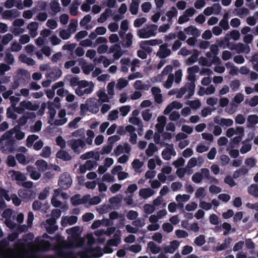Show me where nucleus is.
<instances>
[{"instance_id":"nucleus-36","label":"nucleus","mask_w":258,"mask_h":258,"mask_svg":"<svg viewBox=\"0 0 258 258\" xmlns=\"http://www.w3.org/2000/svg\"><path fill=\"white\" fill-rule=\"evenodd\" d=\"M133 35L129 32L127 33L124 37L123 45L125 47H130L132 45Z\"/></svg>"},{"instance_id":"nucleus-53","label":"nucleus","mask_w":258,"mask_h":258,"mask_svg":"<svg viewBox=\"0 0 258 258\" xmlns=\"http://www.w3.org/2000/svg\"><path fill=\"white\" fill-rule=\"evenodd\" d=\"M71 33L68 30H61L59 31V35L61 38L63 40H67L70 38L71 36Z\"/></svg>"},{"instance_id":"nucleus-7","label":"nucleus","mask_w":258,"mask_h":258,"mask_svg":"<svg viewBox=\"0 0 258 258\" xmlns=\"http://www.w3.org/2000/svg\"><path fill=\"white\" fill-rule=\"evenodd\" d=\"M38 107L37 105L33 104L30 101H23L20 103L18 107L15 108V111L19 114H22L25 109L36 110Z\"/></svg>"},{"instance_id":"nucleus-63","label":"nucleus","mask_w":258,"mask_h":258,"mask_svg":"<svg viewBox=\"0 0 258 258\" xmlns=\"http://www.w3.org/2000/svg\"><path fill=\"white\" fill-rule=\"evenodd\" d=\"M203 174L200 172H196L192 176V181L195 183H199L202 181Z\"/></svg>"},{"instance_id":"nucleus-18","label":"nucleus","mask_w":258,"mask_h":258,"mask_svg":"<svg viewBox=\"0 0 258 258\" xmlns=\"http://www.w3.org/2000/svg\"><path fill=\"white\" fill-rule=\"evenodd\" d=\"M38 27V23L36 22H32L27 25V29L32 37H35L37 35Z\"/></svg>"},{"instance_id":"nucleus-64","label":"nucleus","mask_w":258,"mask_h":258,"mask_svg":"<svg viewBox=\"0 0 258 258\" xmlns=\"http://www.w3.org/2000/svg\"><path fill=\"white\" fill-rule=\"evenodd\" d=\"M50 7L54 13H57L60 11L59 4L57 2H52L50 3Z\"/></svg>"},{"instance_id":"nucleus-44","label":"nucleus","mask_w":258,"mask_h":258,"mask_svg":"<svg viewBox=\"0 0 258 258\" xmlns=\"http://www.w3.org/2000/svg\"><path fill=\"white\" fill-rule=\"evenodd\" d=\"M115 85V82L114 81H112L109 83L107 86V94L111 98H112L114 94V88Z\"/></svg>"},{"instance_id":"nucleus-32","label":"nucleus","mask_w":258,"mask_h":258,"mask_svg":"<svg viewBox=\"0 0 258 258\" xmlns=\"http://www.w3.org/2000/svg\"><path fill=\"white\" fill-rule=\"evenodd\" d=\"M250 48L248 45H245L241 43L237 44L236 51L240 53H248L250 52Z\"/></svg>"},{"instance_id":"nucleus-3","label":"nucleus","mask_w":258,"mask_h":258,"mask_svg":"<svg viewBox=\"0 0 258 258\" xmlns=\"http://www.w3.org/2000/svg\"><path fill=\"white\" fill-rule=\"evenodd\" d=\"M158 26L155 24L147 25L143 28L140 29L137 34L141 38H147L155 36L157 34Z\"/></svg>"},{"instance_id":"nucleus-12","label":"nucleus","mask_w":258,"mask_h":258,"mask_svg":"<svg viewBox=\"0 0 258 258\" xmlns=\"http://www.w3.org/2000/svg\"><path fill=\"white\" fill-rule=\"evenodd\" d=\"M162 42L163 41L161 39H152L150 40L142 41L140 44V46L142 49H145V50H148L149 49L148 48L149 46H155L159 45L162 43Z\"/></svg>"},{"instance_id":"nucleus-30","label":"nucleus","mask_w":258,"mask_h":258,"mask_svg":"<svg viewBox=\"0 0 258 258\" xmlns=\"http://www.w3.org/2000/svg\"><path fill=\"white\" fill-rule=\"evenodd\" d=\"M247 192L249 195L254 197L255 198H258V186L256 184H252L247 187Z\"/></svg>"},{"instance_id":"nucleus-38","label":"nucleus","mask_w":258,"mask_h":258,"mask_svg":"<svg viewBox=\"0 0 258 258\" xmlns=\"http://www.w3.org/2000/svg\"><path fill=\"white\" fill-rule=\"evenodd\" d=\"M258 123V116L250 115L247 117V126L251 127Z\"/></svg>"},{"instance_id":"nucleus-29","label":"nucleus","mask_w":258,"mask_h":258,"mask_svg":"<svg viewBox=\"0 0 258 258\" xmlns=\"http://www.w3.org/2000/svg\"><path fill=\"white\" fill-rule=\"evenodd\" d=\"M221 226L222 228L225 230L224 233H223V235L224 236H226L230 233L235 232V229L234 228H232L230 224L226 222H224Z\"/></svg>"},{"instance_id":"nucleus-59","label":"nucleus","mask_w":258,"mask_h":258,"mask_svg":"<svg viewBox=\"0 0 258 258\" xmlns=\"http://www.w3.org/2000/svg\"><path fill=\"white\" fill-rule=\"evenodd\" d=\"M199 56L198 51H195L194 53L190 56L186 61V63L188 65L191 64L198 60Z\"/></svg>"},{"instance_id":"nucleus-27","label":"nucleus","mask_w":258,"mask_h":258,"mask_svg":"<svg viewBox=\"0 0 258 258\" xmlns=\"http://www.w3.org/2000/svg\"><path fill=\"white\" fill-rule=\"evenodd\" d=\"M152 92L154 96L155 101L158 103H161L162 101L161 90L157 87H153L152 88Z\"/></svg>"},{"instance_id":"nucleus-19","label":"nucleus","mask_w":258,"mask_h":258,"mask_svg":"<svg viewBox=\"0 0 258 258\" xmlns=\"http://www.w3.org/2000/svg\"><path fill=\"white\" fill-rule=\"evenodd\" d=\"M157 123L155 127L159 133L163 132L166 122V118L164 116H160L157 118Z\"/></svg>"},{"instance_id":"nucleus-15","label":"nucleus","mask_w":258,"mask_h":258,"mask_svg":"<svg viewBox=\"0 0 258 258\" xmlns=\"http://www.w3.org/2000/svg\"><path fill=\"white\" fill-rule=\"evenodd\" d=\"M96 95L98 97L99 102H108L109 100L112 98L110 96L106 94L104 89H100L96 92Z\"/></svg>"},{"instance_id":"nucleus-9","label":"nucleus","mask_w":258,"mask_h":258,"mask_svg":"<svg viewBox=\"0 0 258 258\" xmlns=\"http://www.w3.org/2000/svg\"><path fill=\"white\" fill-rule=\"evenodd\" d=\"M61 71L57 68H53L48 70L46 77L51 81L58 79L61 75Z\"/></svg>"},{"instance_id":"nucleus-10","label":"nucleus","mask_w":258,"mask_h":258,"mask_svg":"<svg viewBox=\"0 0 258 258\" xmlns=\"http://www.w3.org/2000/svg\"><path fill=\"white\" fill-rule=\"evenodd\" d=\"M182 104L177 101H173L169 104L164 111L165 115L169 114L170 112L179 110L182 107Z\"/></svg>"},{"instance_id":"nucleus-42","label":"nucleus","mask_w":258,"mask_h":258,"mask_svg":"<svg viewBox=\"0 0 258 258\" xmlns=\"http://www.w3.org/2000/svg\"><path fill=\"white\" fill-rule=\"evenodd\" d=\"M128 121L131 123L137 125L140 128L141 131H142L143 124L142 121L139 118L136 116H133L129 118Z\"/></svg>"},{"instance_id":"nucleus-28","label":"nucleus","mask_w":258,"mask_h":258,"mask_svg":"<svg viewBox=\"0 0 258 258\" xmlns=\"http://www.w3.org/2000/svg\"><path fill=\"white\" fill-rule=\"evenodd\" d=\"M94 98H90L86 101L85 104H82L80 106L81 114L85 115L87 111H89V104L91 103L94 102Z\"/></svg>"},{"instance_id":"nucleus-57","label":"nucleus","mask_w":258,"mask_h":258,"mask_svg":"<svg viewBox=\"0 0 258 258\" xmlns=\"http://www.w3.org/2000/svg\"><path fill=\"white\" fill-rule=\"evenodd\" d=\"M48 114L49 115V122L51 123L53 121L55 117L56 116V111L53 108V107L51 105H49L48 106Z\"/></svg>"},{"instance_id":"nucleus-40","label":"nucleus","mask_w":258,"mask_h":258,"mask_svg":"<svg viewBox=\"0 0 258 258\" xmlns=\"http://www.w3.org/2000/svg\"><path fill=\"white\" fill-rule=\"evenodd\" d=\"M143 166V162H141L140 160L138 159H134L132 162L133 168L136 173L140 172V169Z\"/></svg>"},{"instance_id":"nucleus-60","label":"nucleus","mask_w":258,"mask_h":258,"mask_svg":"<svg viewBox=\"0 0 258 258\" xmlns=\"http://www.w3.org/2000/svg\"><path fill=\"white\" fill-rule=\"evenodd\" d=\"M119 112L117 110H112L108 114V120L114 121L118 118Z\"/></svg>"},{"instance_id":"nucleus-8","label":"nucleus","mask_w":258,"mask_h":258,"mask_svg":"<svg viewBox=\"0 0 258 258\" xmlns=\"http://www.w3.org/2000/svg\"><path fill=\"white\" fill-rule=\"evenodd\" d=\"M68 121L66 117V111L64 109H60L57 115L54 118V119L51 124L55 125L60 126L64 124Z\"/></svg>"},{"instance_id":"nucleus-43","label":"nucleus","mask_w":258,"mask_h":258,"mask_svg":"<svg viewBox=\"0 0 258 258\" xmlns=\"http://www.w3.org/2000/svg\"><path fill=\"white\" fill-rule=\"evenodd\" d=\"M19 59L23 62H25L28 65H34L35 64V61L32 58L28 57L26 56L25 54H21L19 56Z\"/></svg>"},{"instance_id":"nucleus-61","label":"nucleus","mask_w":258,"mask_h":258,"mask_svg":"<svg viewBox=\"0 0 258 258\" xmlns=\"http://www.w3.org/2000/svg\"><path fill=\"white\" fill-rule=\"evenodd\" d=\"M71 203L74 206H78L79 205L83 204L85 203L82 200L78 198V195H76L71 198Z\"/></svg>"},{"instance_id":"nucleus-4","label":"nucleus","mask_w":258,"mask_h":258,"mask_svg":"<svg viewBox=\"0 0 258 258\" xmlns=\"http://www.w3.org/2000/svg\"><path fill=\"white\" fill-rule=\"evenodd\" d=\"M195 88V85L192 83L186 84L184 87L177 90L176 98H181L184 95H185V97L186 99L189 98L194 95Z\"/></svg>"},{"instance_id":"nucleus-33","label":"nucleus","mask_w":258,"mask_h":258,"mask_svg":"<svg viewBox=\"0 0 258 258\" xmlns=\"http://www.w3.org/2000/svg\"><path fill=\"white\" fill-rule=\"evenodd\" d=\"M128 84V81L125 78H121L117 80L116 87L119 90L126 87Z\"/></svg>"},{"instance_id":"nucleus-17","label":"nucleus","mask_w":258,"mask_h":258,"mask_svg":"<svg viewBox=\"0 0 258 258\" xmlns=\"http://www.w3.org/2000/svg\"><path fill=\"white\" fill-rule=\"evenodd\" d=\"M5 148L6 149H8L9 153H14L15 152H20L21 153H26L27 149L25 147H14V146H1L0 147V150L2 151L5 150Z\"/></svg>"},{"instance_id":"nucleus-20","label":"nucleus","mask_w":258,"mask_h":258,"mask_svg":"<svg viewBox=\"0 0 258 258\" xmlns=\"http://www.w3.org/2000/svg\"><path fill=\"white\" fill-rule=\"evenodd\" d=\"M186 35H191L192 37H197L201 34L200 31L194 26H190L184 29Z\"/></svg>"},{"instance_id":"nucleus-39","label":"nucleus","mask_w":258,"mask_h":258,"mask_svg":"<svg viewBox=\"0 0 258 258\" xmlns=\"http://www.w3.org/2000/svg\"><path fill=\"white\" fill-rule=\"evenodd\" d=\"M36 166L39 168V170L44 171L48 168V165L47 162L43 160H38L36 161L35 163Z\"/></svg>"},{"instance_id":"nucleus-1","label":"nucleus","mask_w":258,"mask_h":258,"mask_svg":"<svg viewBox=\"0 0 258 258\" xmlns=\"http://www.w3.org/2000/svg\"><path fill=\"white\" fill-rule=\"evenodd\" d=\"M25 136L24 134L19 131V127L16 126L8 132H6L0 138V144L10 145L14 143L15 139L22 140Z\"/></svg>"},{"instance_id":"nucleus-6","label":"nucleus","mask_w":258,"mask_h":258,"mask_svg":"<svg viewBox=\"0 0 258 258\" xmlns=\"http://www.w3.org/2000/svg\"><path fill=\"white\" fill-rule=\"evenodd\" d=\"M96 250L97 249H86L83 251H79L77 253L71 251L64 253V256L67 258H77V255L80 258H91L89 253Z\"/></svg>"},{"instance_id":"nucleus-51","label":"nucleus","mask_w":258,"mask_h":258,"mask_svg":"<svg viewBox=\"0 0 258 258\" xmlns=\"http://www.w3.org/2000/svg\"><path fill=\"white\" fill-rule=\"evenodd\" d=\"M190 199L189 195L187 194H178L175 197V200L177 202H186Z\"/></svg>"},{"instance_id":"nucleus-16","label":"nucleus","mask_w":258,"mask_h":258,"mask_svg":"<svg viewBox=\"0 0 258 258\" xmlns=\"http://www.w3.org/2000/svg\"><path fill=\"white\" fill-rule=\"evenodd\" d=\"M172 71V67L170 66H167L163 70L161 74L159 75L157 77L154 78L153 82H162L165 76L169 74Z\"/></svg>"},{"instance_id":"nucleus-46","label":"nucleus","mask_w":258,"mask_h":258,"mask_svg":"<svg viewBox=\"0 0 258 258\" xmlns=\"http://www.w3.org/2000/svg\"><path fill=\"white\" fill-rule=\"evenodd\" d=\"M18 195L20 197L27 200L30 198L31 196V192L30 190L20 189L18 191Z\"/></svg>"},{"instance_id":"nucleus-5","label":"nucleus","mask_w":258,"mask_h":258,"mask_svg":"<svg viewBox=\"0 0 258 258\" xmlns=\"http://www.w3.org/2000/svg\"><path fill=\"white\" fill-rule=\"evenodd\" d=\"M72 180L68 172H64L59 177L58 185L60 188L67 190L71 186Z\"/></svg>"},{"instance_id":"nucleus-22","label":"nucleus","mask_w":258,"mask_h":258,"mask_svg":"<svg viewBox=\"0 0 258 258\" xmlns=\"http://www.w3.org/2000/svg\"><path fill=\"white\" fill-rule=\"evenodd\" d=\"M154 194V190L150 188H144L140 190L139 195L144 199L151 197Z\"/></svg>"},{"instance_id":"nucleus-24","label":"nucleus","mask_w":258,"mask_h":258,"mask_svg":"<svg viewBox=\"0 0 258 258\" xmlns=\"http://www.w3.org/2000/svg\"><path fill=\"white\" fill-rule=\"evenodd\" d=\"M240 33L237 30H232L229 33H227L225 36L224 40L225 41H229L230 40L229 36L233 40L237 41L240 38Z\"/></svg>"},{"instance_id":"nucleus-26","label":"nucleus","mask_w":258,"mask_h":258,"mask_svg":"<svg viewBox=\"0 0 258 258\" xmlns=\"http://www.w3.org/2000/svg\"><path fill=\"white\" fill-rule=\"evenodd\" d=\"M27 141L28 145H31L35 141L36 142L34 145H43V143L41 141L38 140V137L35 135L29 136L27 138Z\"/></svg>"},{"instance_id":"nucleus-56","label":"nucleus","mask_w":258,"mask_h":258,"mask_svg":"<svg viewBox=\"0 0 258 258\" xmlns=\"http://www.w3.org/2000/svg\"><path fill=\"white\" fill-rule=\"evenodd\" d=\"M46 25L50 29L54 30L57 28L58 24L56 20L50 19L46 22Z\"/></svg>"},{"instance_id":"nucleus-62","label":"nucleus","mask_w":258,"mask_h":258,"mask_svg":"<svg viewBox=\"0 0 258 258\" xmlns=\"http://www.w3.org/2000/svg\"><path fill=\"white\" fill-rule=\"evenodd\" d=\"M15 157H16L17 160L18 161L19 163L22 165H25L28 163L25 156L21 153H17L15 155Z\"/></svg>"},{"instance_id":"nucleus-48","label":"nucleus","mask_w":258,"mask_h":258,"mask_svg":"<svg viewBox=\"0 0 258 258\" xmlns=\"http://www.w3.org/2000/svg\"><path fill=\"white\" fill-rule=\"evenodd\" d=\"M94 67L92 64H88L87 63H84L82 66V69L83 72L86 74L88 75L93 70Z\"/></svg>"},{"instance_id":"nucleus-34","label":"nucleus","mask_w":258,"mask_h":258,"mask_svg":"<svg viewBox=\"0 0 258 258\" xmlns=\"http://www.w3.org/2000/svg\"><path fill=\"white\" fill-rule=\"evenodd\" d=\"M148 247L149 248L151 253L153 254L158 253L160 251V247L153 241H150L148 243Z\"/></svg>"},{"instance_id":"nucleus-21","label":"nucleus","mask_w":258,"mask_h":258,"mask_svg":"<svg viewBox=\"0 0 258 258\" xmlns=\"http://www.w3.org/2000/svg\"><path fill=\"white\" fill-rule=\"evenodd\" d=\"M236 132L238 136L233 139V142L235 144H238L242 140L244 134V128L242 126H238L236 127Z\"/></svg>"},{"instance_id":"nucleus-50","label":"nucleus","mask_w":258,"mask_h":258,"mask_svg":"<svg viewBox=\"0 0 258 258\" xmlns=\"http://www.w3.org/2000/svg\"><path fill=\"white\" fill-rule=\"evenodd\" d=\"M186 104L189 105L191 108L194 109H197L201 106V102L198 99L193 101H188Z\"/></svg>"},{"instance_id":"nucleus-58","label":"nucleus","mask_w":258,"mask_h":258,"mask_svg":"<svg viewBox=\"0 0 258 258\" xmlns=\"http://www.w3.org/2000/svg\"><path fill=\"white\" fill-rule=\"evenodd\" d=\"M85 135V131L84 128H80L72 133V137L83 138Z\"/></svg>"},{"instance_id":"nucleus-55","label":"nucleus","mask_w":258,"mask_h":258,"mask_svg":"<svg viewBox=\"0 0 258 258\" xmlns=\"http://www.w3.org/2000/svg\"><path fill=\"white\" fill-rule=\"evenodd\" d=\"M0 197L4 198L8 202L11 200V197L9 195V190L4 188H0Z\"/></svg>"},{"instance_id":"nucleus-23","label":"nucleus","mask_w":258,"mask_h":258,"mask_svg":"<svg viewBox=\"0 0 258 258\" xmlns=\"http://www.w3.org/2000/svg\"><path fill=\"white\" fill-rule=\"evenodd\" d=\"M170 51L165 45L160 46L159 50L157 52V55L161 58H165L169 55Z\"/></svg>"},{"instance_id":"nucleus-25","label":"nucleus","mask_w":258,"mask_h":258,"mask_svg":"<svg viewBox=\"0 0 258 258\" xmlns=\"http://www.w3.org/2000/svg\"><path fill=\"white\" fill-rule=\"evenodd\" d=\"M56 157L63 161H70L72 159L71 156L66 151H58L56 154Z\"/></svg>"},{"instance_id":"nucleus-2","label":"nucleus","mask_w":258,"mask_h":258,"mask_svg":"<svg viewBox=\"0 0 258 258\" xmlns=\"http://www.w3.org/2000/svg\"><path fill=\"white\" fill-rule=\"evenodd\" d=\"M95 85L92 81H81L79 86L76 89V93L80 96L91 94L94 91Z\"/></svg>"},{"instance_id":"nucleus-35","label":"nucleus","mask_w":258,"mask_h":258,"mask_svg":"<svg viewBox=\"0 0 258 258\" xmlns=\"http://www.w3.org/2000/svg\"><path fill=\"white\" fill-rule=\"evenodd\" d=\"M248 172V169L244 167H242L240 169L235 171L233 174V178L237 179L242 175H244Z\"/></svg>"},{"instance_id":"nucleus-49","label":"nucleus","mask_w":258,"mask_h":258,"mask_svg":"<svg viewBox=\"0 0 258 258\" xmlns=\"http://www.w3.org/2000/svg\"><path fill=\"white\" fill-rule=\"evenodd\" d=\"M206 242L205 236L203 235H200L196 237L195 239V243L198 246H202Z\"/></svg>"},{"instance_id":"nucleus-47","label":"nucleus","mask_w":258,"mask_h":258,"mask_svg":"<svg viewBox=\"0 0 258 258\" xmlns=\"http://www.w3.org/2000/svg\"><path fill=\"white\" fill-rule=\"evenodd\" d=\"M233 147H235V146H229L227 148V151H229V154L230 156L236 158L238 157V155H239V152H238L237 149H233Z\"/></svg>"},{"instance_id":"nucleus-52","label":"nucleus","mask_w":258,"mask_h":258,"mask_svg":"<svg viewBox=\"0 0 258 258\" xmlns=\"http://www.w3.org/2000/svg\"><path fill=\"white\" fill-rule=\"evenodd\" d=\"M177 15V11L175 7H172L170 11L167 12L166 16L168 17V21H169L174 17Z\"/></svg>"},{"instance_id":"nucleus-45","label":"nucleus","mask_w":258,"mask_h":258,"mask_svg":"<svg viewBox=\"0 0 258 258\" xmlns=\"http://www.w3.org/2000/svg\"><path fill=\"white\" fill-rule=\"evenodd\" d=\"M113 239H109L107 243L109 245H112L114 246H116L118 245L119 243V241L120 240V238L119 237V235L117 234H114L113 235Z\"/></svg>"},{"instance_id":"nucleus-13","label":"nucleus","mask_w":258,"mask_h":258,"mask_svg":"<svg viewBox=\"0 0 258 258\" xmlns=\"http://www.w3.org/2000/svg\"><path fill=\"white\" fill-rule=\"evenodd\" d=\"M214 122L221 125V126H230L233 124V121L230 118H221L219 116H216L214 119Z\"/></svg>"},{"instance_id":"nucleus-14","label":"nucleus","mask_w":258,"mask_h":258,"mask_svg":"<svg viewBox=\"0 0 258 258\" xmlns=\"http://www.w3.org/2000/svg\"><path fill=\"white\" fill-rule=\"evenodd\" d=\"M176 152L173 146H168L162 151V156L163 159L169 160L172 156H175Z\"/></svg>"},{"instance_id":"nucleus-31","label":"nucleus","mask_w":258,"mask_h":258,"mask_svg":"<svg viewBox=\"0 0 258 258\" xmlns=\"http://www.w3.org/2000/svg\"><path fill=\"white\" fill-rule=\"evenodd\" d=\"M140 0H132L130 7V11L133 15H136L138 12L139 5Z\"/></svg>"},{"instance_id":"nucleus-11","label":"nucleus","mask_w":258,"mask_h":258,"mask_svg":"<svg viewBox=\"0 0 258 258\" xmlns=\"http://www.w3.org/2000/svg\"><path fill=\"white\" fill-rule=\"evenodd\" d=\"M9 174L13 181H24L27 179V177L25 174L19 171L10 170Z\"/></svg>"},{"instance_id":"nucleus-54","label":"nucleus","mask_w":258,"mask_h":258,"mask_svg":"<svg viewBox=\"0 0 258 258\" xmlns=\"http://www.w3.org/2000/svg\"><path fill=\"white\" fill-rule=\"evenodd\" d=\"M122 200V197L120 195H116L109 199V202L111 204H118Z\"/></svg>"},{"instance_id":"nucleus-37","label":"nucleus","mask_w":258,"mask_h":258,"mask_svg":"<svg viewBox=\"0 0 258 258\" xmlns=\"http://www.w3.org/2000/svg\"><path fill=\"white\" fill-rule=\"evenodd\" d=\"M134 87L135 89L138 90H148L150 87V85L143 84L141 80H137L134 83Z\"/></svg>"},{"instance_id":"nucleus-41","label":"nucleus","mask_w":258,"mask_h":258,"mask_svg":"<svg viewBox=\"0 0 258 258\" xmlns=\"http://www.w3.org/2000/svg\"><path fill=\"white\" fill-rule=\"evenodd\" d=\"M112 11L109 9L105 10L98 19V22L100 23L104 22L107 19L108 17L111 14Z\"/></svg>"}]
</instances>
